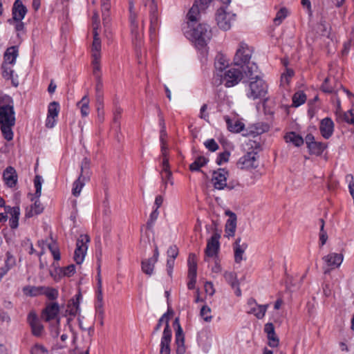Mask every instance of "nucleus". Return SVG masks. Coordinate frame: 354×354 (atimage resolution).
Returning <instances> with one entry per match:
<instances>
[{"instance_id": "nucleus-1", "label": "nucleus", "mask_w": 354, "mask_h": 354, "mask_svg": "<svg viewBox=\"0 0 354 354\" xmlns=\"http://www.w3.org/2000/svg\"><path fill=\"white\" fill-rule=\"evenodd\" d=\"M252 51L248 44L241 42L234 57L235 66H240L245 77L249 79L245 88L246 96L251 100H266L268 84L257 75L258 66L250 62Z\"/></svg>"}, {"instance_id": "nucleus-2", "label": "nucleus", "mask_w": 354, "mask_h": 354, "mask_svg": "<svg viewBox=\"0 0 354 354\" xmlns=\"http://www.w3.org/2000/svg\"><path fill=\"white\" fill-rule=\"evenodd\" d=\"M187 28L185 35L194 44L200 53L201 61L205 62L208 53L207 44L212 37L210 26L205 23H198Z\"/></svg>"}, {"instance_id": "nucleus-3", "label": "nucleus", "mask_w": 354, "mask_h": 354, "mask_svg": "<svg viewBox=\"0 0 354 354\" xmlns=\"http://www.w3.org/2000/svg\"><path fill=\"white\" fill-rule=\"evenodd\" d=\"M15 111L12 104L0 105V129L3 138L10 141L13 139L12 128L15 124Z\"/></svg>"}, {"instance_id": "nucleus-4", "label": "nucleus", "mask_w": 354, "mask_h": 354, "mask_svg": "<svg viewBox=\"0 0 354 354\" xmlns=\"http://www.w3.org/2000/svg\"><path fill=\"white\" fill-rule=\"evenodd\" d=\"M229 5L221 6L216 12V21L218 27L223 30L231 28L236 20V14L229 10Z\"/></svg>"}, {"instance_id": "nucleus-5", "label": "nucleus", "mask_w": 354, "mask_h": 354, "mask_svg": "<svg viewBox=\"0 0 354 354\" xmlns=\"http://www.w3.org/2000/svg\"><path fill=\"white\" fill-rule=\"evenodd\" d=\"M239 68H231L225 72L224 75H220L221 81L226 87H232L238 84L245 76L244 72L240 66Z\"/></svg>"}, {"instance_id": "nucleus-6", "label": "nucleus", "mask_w": 354, "mask_h": 354, "mask_svg": "<svg viewBox=\"0 0 354 354\" xmlns=\"http://www.w3.org/2000/svg\"><path fill=\"white\" fill-rule=\"evenodd\" d=\"M89 241L90 238L87 234H81L77 239L73 257L77 264L80 265L84 261Z\"/></svg>"}, {"instance_id": "nucleus-7", "label": "nucleus", "mask_w": 354, "mask_h": 354, "mask_svg": "<svg viewBox=\"0 0 354 354\" xmlns=\"http://www.w3.org/2000/svg\"><path fill=\"white\" fill-rule=\"evenodd\" d=\"M220 234L214 232L211 238L207 241V246L205 250V261H207V258H217V257H218V252L220 250Z\"/></svg>"}, {"instance_id": "nucleus-8", "label": "nucleus", "mask_w": 354, "mask_h": 354, "mask_svg": "<svg viewBox=\"0 0 354 354\" xmlns=\"http://www.w3.org/2000/svg\"><path fill=\"white\" fill-rule=\"evenodd\" d=\"M145 6H149L150 32L155 33L159 27L158 5L155 0H143Z\"/></svg>"}, {"instance_id": "nucleus-9", "label": "nucleus", "mask_w": 354, "mask_h": 354, "mask_svg": "<svg viewBox=\"0 0 354 354\" xmlns=\"http://www.w3.org/2000/svg\"><path fill=\"white\" fill-rule=\"evenodd\" d=\"M59 310L58 303L53 302L48 304L41 312V318L45 322L56 319V324L59 326L60 324V318L59 317Z\"/></svg>"}, {"instance_id": "nucleus-10", "label": "nucleus", "mask_w": 354, "mask_h": 354, "mask_svg": "<svg viewBox=\"0 0 354 354\" xmlns=\"http://www.w3.org/2000/svg\"><path fill=\"white\" fill-rule=\"evenodd\" d=\"M173 325L176 328L175 333L176 353V354H185L186 352L185 335L178 317L174 319Z\"/></svg>"}, {"instance_id": "nucleus-11", "label": "nucleus", "mask_w": 354, "mask_h": 354, "mask_svg": "<svg viewBox=\"0 0 354 354\" xmlns=\"http://www.w3.org/2000/svg\"><path fill=\"white\" fill-rule=\"evenodd\" d=\"M237 165L241 169H250L257 168L258 167L257 153L251 151L241 156Z\"/></svg>"}, {"instance_id": "nucleus-12", "label": "nucleus", "mask_w": 354, "mask_h": 354, "mask_svg": "<svg viewBox=\"0 0 354 354\" xmlns=\"http://www.w3.org/2000/svg\"><path fill=\"white\" fill-rule=\"evenodd\" d=\"M227 176L228 171L225 169L220 168L216 171H214L212 178L214 187L219 190L225 188Z\"/></svg>"}, {"instance_id": "nucleus-13", "label": "nucleus", "mask_w": 354, "mask_h": 354, "mask_svg": "<svg viewBox=\"0 0 354 354\" xmlns=\"http://www.w3.org/2000/svg\"><path fill=\"white\" fill-rule=\"evenodd\" d=\"M249 309L248 314L254 315L257 319H263L267 311L268 304L259 305L257 303L256 300L253 298H250L247 302Z\"/></svg>"}, {"instance_id": "nucleus-14", "label": "nucleus", "mask_w": 354, "mask_h": 354, "mask_svg": "<svg viewBox=\"0 0 354 354\" xmlns=\"http://www.w3.org/2000/svg\"><path fill=\"white\" fill-rule=\"evenodd\" d=\"M172 337V331L170 326L167 324L165 326L160 341V354H170V344Z\"/></svg>"}, {"instance_id": "nucleus-15", "label": "nucleus", "mask_w": 354, "mask_h": 354, "mask_svg": "<svg viewBox=\"0 0 354 354\" xmlns=\"http://www.w3.org/2000/svg\"><path fill=\"white\" fill-rule=\"evenodd\" d=\"M27 322L31 327L32 334L37 337L40 336L43 332L44 326L34 311H31L28 313Z\"/></svg>"}, {"instance_id": "nucleus-16", "label": "nucleus", "mask_w": 354, "mask_h": 354, "mask_svg": "<svg viewBox=\"0 0 354 354\" xmlns=\"http://www.w3.org/2000/svg\"><path fill=\"white\" fill-rule=\"evenodd\" d=\"M225 214L229 216V218L225 226V236L227 238L233 237L236 229V215L230 210L227 211Z\"/></svg>"}, {"instance_id": "nucleus-17", "label": "nucleus", "mask_w": 354, "mask_h": 354, "mask_svg": "<svg viewBox=\"0 0 354 354\" xmlns=\"http://www.w3.org/2000/svg\"><path fill=\"white\" fill-rule=\"evenodd\" d=\"M27 12L28 10L23 4L21 0L15 1L12 8V19L14 21H22Z\"/></svg>"}, {"instance_id": "nucleus-18", "label": "nucleus", "mask_w": 354, "mask_h": 354, "mask_svg": "<svg viewBox=\"0 0 354 354\" xmlns=\"http://www.w3.org/2000/svg\"><path fill=\"white\" fill-rule=\"evenodd\" d=\"M319 131L321 135L325 138H330L334 131V122L330 118H325L320 122Z\"/></svg>"}, {"instance_id": "nucleus-19", "label": "nucleus", "mask_w": 354, "mask_h": 354, "mask_svg": "<svg viewBox=\"0 0 354 354\" xmlns=\"http://www.w3.org/2000/svg\"><path fill=\"white\" fill-rule=\"evenodd\" d=\"M344 259L342 254L332 252L323 257V260L330 269L339 268Z\"/></svg>"}, {"instance_id": "nucleus-20", "label": "nucleus", "mask_w": 354, "mask_h": 354, "mask_svg": "<svg viewBox=\"0 0 354 354\" xmlns=\"http://www.w3.org/2000/svg\"><path fill=\"white\" fill-rule=\"evenodd\" d=\"M248 248L246 243H241V238L238 237L233 243V250L234 253V261L236 263H241L243 259V254Z\"/></svg>"}, {"instance_id": "nucleus-21", "label": "nucleus", "mask_w": 354, "mask_h": 354, "mask_svg": "<svg viewBox=\"0 0 354 354\" xmlns=\"http://www.w3.org/2000/svg\"><path fill=\"white\" fill-rule=\"evenodd\" d=\"M2 76L6 80H10L14 86L17 87L19 84L18 76L15 75V71L10 66L9 63L3 62L1 65Z\"/></svg>"}, {"instance_id": "nucleus-22", "label": "nucleus", "mask_w": 354, "mask_h": 354, "mask_svg": "<svg viewBox=\"0 0 354 354\" xmlns=\"http://www.w3.org/2000/svg\"><path fill=\"white\" fill-rule=\"evenodd\" d=\"M224 278L227 283L234 290L235 295L240 297L241 295V290L239 288L236 274L234 272H225L224 273Z\"/></svg>"}, {"instance_id": "nucleus-23", "label": "nucleus", "mask_w": 354, "mask_h": 354, "mask_svg": "<svg viewBox=\"0 0 354 354\" xmlns=\"http://www.w3.org/2000/svg\"><path fill=\"white\" fill-rule=\"evenodd\" d=\"M3 180L9 187H13L17 182V175L15 169L11 167H8L3 174Z\"/></svg>"}, {"instance_id": "nucleus-24", "label": "nucleus", "mask_w": 354, "mask_h": 354, "mask_svg": "<svg viewBox=\"0 0 354 354\" xmlns=\"http://www.w3.org/2000/svg\"><path fill=\"white\" fill-rule=\"evenodd\" d=\"M82 297L81 293L75 295L67 304L66 313L68 315L75 317L80 311V299Z\"/></svg>"}, {"instance_id": "nucleus-25", "label": "nucleus", "mask_w": 354, "mask_h": 354, "mask_svg": "<svg viewBox=\"0 0 354 354\" xmlns=\"http://www.w3.org/2000/svg\"><path fill=\"white\" fill-rule=\"evenodd\" d=\"M131 32L133 36V39L137 41L140 42L142 39V28H140L138 23L136 20V15H129Z\"/></svg>"}, {"instance_id": "nucleus-26", "label": "nucleus", "mask_w": 354, "mask_h": 354, "mask_svg": "<svg viewBox=\"0 0 354 354\" xmlns=\"http://www.w3.org/2000/svg\"><path fill=\"white\" fill-rule=\"evenodd\" d=\"M201 11L197 4H193L187 14V28L197 24L201 17Z\"/></svg>"}, {"instance_id": "nucleus-27", "label": "nucleus", "mask_w": 354, "mask_h": 354, "mask_svg": "<svg viewBox=\"0 0 354 354\" xmlns=\"http://www.w3.org/2000/svg\"><path fill=\"white\" fill-rule=\"evenodd\" d=\"M229 66V62L226 56L223 53H218L215 57L214 67L217 75L218 73L223 72Z\"/></svg>"}, {"instance_id": "nucleus-28", "label": "nucleus", "mask_w": 354, "mask_h": 354, "mask_svg": "<svg viewBox=\"0 0 354 354\" xmlns=\"http://www.w3.org/2000/svg\"><path fill=\"white\" fill-rule=\"evenodd\" d=\"M19 55V48L17 46H12L8 48L3 55V62L14 65Z\"/></svg>"}, {"instance_id": "nucleus-29", "label": "nucleus", "mask_w": 354, "mask_h": 354, "mask_svg": "<svg viewBox=\"0 0 354 354\" xmlns=\"http://www.w3.org/2000/svg\"><path fill=\"white\" fill-rule=\"evenodd\" d=\"M227 129L233 133H239L244 128V124L239 120H233L228 115L224 116Z\"/></svg>"}, {"instance_id": "nucleus-30", "label": "nucleus", "mask_w": 354, "mask_h": 354, "mask_svg": "<svg viewBox=\"0 0 354 354\" xmlns=\"http://www.w3.org/2000/svg\"><path fill=\"white\" fill-rule=\"evenodd\" d=\"M92 57H95V59H100L101 55V40L99 37L97 31L93 32V41L91 47Z\"/></svg>"}, {"instance_id": "nucleus-31", "label": "nucleus", "mask_w": 354, "mask_h": 354, "mask_svg": "<svg viewBox=\"0 0 354 354\" xmlns=\"http://www.w3.org/2000/svg\"><path fill=\"white\" fill-rule=\"evenodd\" d=\"M354 109L346 112L337 113V122H346L348 124H354Z\"/></svg>"}, {"instance_id": "nucleus-32", "label": "nucleus", "mask_w": 354, "mask_h": 354, "mask_svg": "<svg viewBox=\"0 0 354 354\" xmlns=\"http://www.w3.org/2000/svg\"><path fill=\"white\" fill-rule=\"evenodd\" d=\"M88 180V176L80 174L78 178L73 184L72 194L75 196H78L84 186V181Z\"/></svg>"}, {"instance_id": "nucleus-33", "label": "nucleus", "mask_w": 354, "mask_h": 354, "mask_svg": "<svg viewBox=\"0 0 354 354\" xmlns=\"http://www.w3.org/2000/svg\"><path fill=\"white\" fill-rule=\"evenodd\" d=\"M284 139L286 142H292L296 147H300L304 142L303 138L294 131L287 133L284 136Z\"/></svg>"}, {"instance_id": "nucleus-34", "label": "nucleus", "mask_w": 354, "mask_h": 354, "mask_svg": "<svg viewBox=\"0 0 354 354\" xmlns=\"http://www.w3.org/2000/svg\"><path fill=\"white\" fill-rule=\"evenodd\" d=\"M327 144L322 142L315 141L311 144L308 149L310 154L320 156L324 151L326 149Z\"/></svg>"}, {"instance_id": "nucleus-35", "label": "nucleus", "mask_w": 354, "mask_h": 354, "mask_svg": "<svg viewBox=\"0 0 354 354\" xmlns=\"http://www.w3.org/2000/svg\"><path fill=\"white\" fill-rule=\"evenodd\" d=\"M156 261H153L151 258L145 259L141 261L142 271L148 276H151L153 274Z\"/></svg>"}, {"instance_id": "nucleus-36", "label": "nucleus", "mask_w": 354, "mask_h": 354, "mask_svg": "<svg viewBox=\"0 0 354 354\" xmlns=\"http://www.w3.org/2000/svg\"><path fill=\"white\" fill-rule=\"evenodd\" d=\"M43 286H26L22 289L24 294L29 297H37L43 295Z\"/></svg>"}, {"instance_id": "nucleus-37", "label": "nucleus", "mask_w": 354, "mask_h": 354, "mask_svg": "<svg viewBox=\"0 0 354 354\" xmlns=\"http://www.w3.org/2000/svg\"><path fill=\"white\" fill-rule=\"evenodd\" d=\"M101 8L103 23L105 26H107L110 21L109 10L111 8V5L109 0H101Z\"/></svg>"}, {"instance_id": "nucleus-38", "label": "nucleus", "mask_w": 354, "mask_h": 354, "mask_svg": "<svg viewBox=\"0 0 354 354\" xmlns=\"http://www.w3.org/2000/svg\"><path fill=\"white\" fill-rule=\"evenodd\" d=\"M208 162V159L204 156H198L195 160L189 165V169L192 171H199L201 168L204 167Z\"/></svg>"}, {"instance_id": "nucleus-39", "label": "nucleus", "mask_w": 354, "mask_h": 354, "mask_svg": "<svg viewBox=\"0 0 354 354\" xmlns=\"http://www.w3.org/2000/svg\"><path fill=\"white\" fill-rule=\"evenodd\" d=\"M95 98L97 104V109H100V106L103 105V83L102 81L98 80L95 84Z\"/></svg>"}, {"instance_id": "nucleus-40", "label": "nucleus", "mask_w": 354, "mask_h": 354, "mask_svg": "<svg viewBox=\"0 0 354 354\" xmlns=\"http://www.w3.org/2000/svg\"><path fill=\"white\" fill-rule=\"evenodd\" d=\"M306 100V95L304 91H297L292 96V106L298 107L304 104Z\"/></svg>"}, {"instance_id": "nucleus-41", "label": "nucleus", "mask_w": 354, "mask_h": 354, "mask_svg": "<svg viewBox=\"0 0 354 354\" xmlns=\"http://www.w3.org/2000/svg\"><path fill=\"white\" fill-rule=\"evenodd\" d=\"M89 99L87 95H84L82 100L77 102V105L80 106L82 117H86L89 113Z\"/></svg>"}, {"instance_id": "nucleus-42", "label": "nucleus", "mask_w": 354, "mask_h": 354, "mask_svg": "<svg viewBox=\"0 0 354 354\" xmlns=\"http://www.w3.org/2000/svg\"><path fill=\"white\" fill-rule=\"evenodd\" d=\"M170 313V310H168L167 312L165 313L160 318L158 319V323L156 324V326H155L154 329H153V331L152 333V335H154L155 333H156L160 328L162 324L165 322V326H167V324L168 326H169V313ZM173 312L171 311V313H172Z\"/></svg>"}, {"instance_id": "nucleus-43", "label": "nucleus", "mask_w": 354, "mask_h": 354, "mask_svg": "<svg viewBox=\"0 0 354 354\" xmlns=\"http://www.w3.org/2000/svg\"><path fill=\"white\" fill-rule=\"evenodd\" d=\"M92 64H93V73L95 77L96 82L98 80L102 81L101 78L100 73V59H95V57H92Z\"/></svg>"}, {"instance_id": "nucleus-44", "label": "nucleus", "mask_w": 354, "mask_h": 354, "mask_svg": "<svg viewBox=\"0 0 354 354\" xmlns=\"http://www.w3.org/2000/svg\"><path fill=\"white\" fill-rule=\"evenodd\" d=\"M59 104L57 102H52L49 104L48 107V114L51 118H57L59 113Z\"/></svg>"}, {"instance_id": "nucleus-45", "label": "nucleus", "mask_w": 354, "mask_h": 354, "mask_svg": "<svg viewBox=\"0 0 354 354\" xmlns=\"http://www.w3.org/2000/svg\"><path fill=\"white\" fill-rule=\"evenodd\" d=\"M288 16V10L286 8H281L277 12L273 19L274 24L276 26L280 25L283 20Z\"/></svg>"}, {"instance_id": "nucleus-46", "label": "nucleus", "mask_w": 354, "mask_h": 354, "mask_svg": "<svg viewBox=\"0 0 354 354\" xmlns=\"http://www.w3.org/2000/svg\"><path fill=\"white\" fill-rule=\"evenodd\" d=\"M42 183V177L39 175H36L34 179V185L35 187V197L36 198H39L41 196Z\"/></svg>"}, {"instance_id": "nucleus-47", "label": "nucleus", "mask_w": 354, "mask_h": 354, "mask_svg": "<svg viewBox=\"0 0 354 354\" xmlns=\"http://www.w3.org/2000/svg\"><path fill=\"white\" fill-rule=\"evenodd\" d=\"M200 315L204 321L207 322H211L212 319V316L211 315V308L207 305L203 306L200 311Z\"/></svg>"}, {"instance_id": "nucleus-48", "label": "nucleus", "mask_w": 354, "mask_h": 354, "mask_svg": "<svg viewBox=\"0 0 354 354\" xmlns=\"http://www.w3.org/2000/svg\"><path fill=\"white\" fill-rule=\"evenodd\" d=\"M43 295H46L49 299L55 300L58 297V291L55 288L43 287Z\"/></svg>"}, {"instance_id": "nucleus-49", "label": "nucleus", "mask_w": 354, "mask_h": 354, "mask_svg": "<svg viewBox=\"0 0 354 354\" xmlns=\"http://www.w3.org/2000/svg\"><path fill=\"white\" fill-rule=\"evenodd\" d=\"M159 215V212L157 208H155L150 214L149 218L147 222V227L150 230L153 227L156 221L157 220Z\"/></svg>"}, {"instance_id": "nucleus-50", "label": "nucleus", "mask_w": 354, "mask_h": 354, "mask_svg": "<svg viewBox=\"0 0 354 354\" xmlns=\"http://www.w3.org/2000/svg\"><path fill=\"white\" fill-rule=\"evenodd\" d=\"M75 273V266L71 264L66 267L60 268V274L65 277H71Z\"/></svg>"}, {"instance_id": "nucleus-51", "label": "nucleus", "mask_w": 354, "mask_h": 354, "mask_svg": "<svg viewBox=\"0 0 354 354\" xmlns=\"http://www.w3.org/2000/svg\"><path fill=\"white\" fill-rule=\"evenodd\" d=\"M48 248L51 252L55 261L60 260V252L55 243H49Z\"/></svg>"}, {"instance_id": "nucleus-52", "label": "nucleus", "mask_w": 354, "mask_h": 354, "mask_svg": "<svg viewBox=\"0 0 354 354\" xmlns=\"http://www.w3.org/2000/svg\"><path fill=\"white\" fill-rule=\"evenodd\" d=\"M5 209L7 214H10L11 218H19L20 208L19 206H6Z\"/></svg>"}, {"instance_id": "nucleus-53", "label": "nucleus", "mask_w": 354, "mask_h": 354, "mask_svg": "<svg viewBox=\"0 0 354 354\" xmlns=\"http://www.w3.org/2000/svg\"><path fill=\"white\" fill-rule=\"evenodd\" d=\"M6 255L5 266L7 268L10 270L16 265V259L10 252H7Z\"/></svg>"}, {"instance_id": "nucleus-54", "label": "nucleus", "mask_w": 354, "mask_h": 354, "mask_svg": "<svg viewBox=\"0 0 354 354\" xmlns=\"http://www.w3.org/2000/svg\"><path fill=\"white\" fill-rule=\"evenodd\" d=\"M204 145L209 151L212 152L216 151L219 147L217 142L213 138L207 140L204 142Z\"/></svg>"}, {"instance_id": "nucleus-55", "label": "nucleus", "mask_w": 354, "mask_h": 354, "mask_svg": "<svg viewBox=\"0 0 354 354\" xmlns=\"http://www.w3.org/2000/svg\"><path fill=\"white\" fill-rule=\"evenodd\" d=\"M89 165L90 160L87 158H84L81 163V173L80 174L88 176L89 174Z\"/></svg>"}, {"instance_id": "nucleus-56", "label": "nucleus", "mask_w": 354, "mask_h": 354, "mask_svg": "<svg viewBox=\"0 0 354 354\" xmlns=\"http://www.w3.org/2000/svg\"><path fill=\"white\" fill-rule=\"evenodd\" d=\"M230 156V152L225 151L222 153H220L218 155V157L216 160V162L218 165H221L224 162H227L229 160V157Z\"/></svg>"}, {"instance_id": "nucleus-57", "label": "nucleus", "mask_w": 354, "mask_h": 354, "mask_svg": "<svg viewBox=\"0 0 354 354\" xmlns=\"http://www.w3.org/2000/svg\"><path fill=\"white\" fill-rule=\"evenodd\" d=\"M321 90L326 93H332L334 91L333 86L330 84V78H325L321 86Z\"/></svg>"}, {"instance_id": "nucleus-58", "label": "nucleus", "mask_w": 354, "mask_h": 354, "mask_svg": "<svg viewBox=\"0 0 354 354\" xmlns=\"http://www.w3.org/2000/svg\"><path fill=\"white\" fill-rule=\"evenodd\" d=\"M95 313L97 318L103 319L104 317V302L103 301H96L95 305Z\"/></svg>"}, {"instance_id": "nucleus-59", "label": "nucleus", "mask_w": 354, "mask_h": 354, "mask_svg": "<svg viewBox=\"0 0 354 354\" xmlns=\"http://www.w3.org/2000/svg\"><path fill=\"white\" fill-rule=\"evenodd\" d=\"M167 253L168 259H172L175 261L178 255V248L176 245H172L168 248Z\"/></svg>"}, {"instance_id": "nucleus-60", "label": "nucleus", "mask_w": 354, "mask_h": 354, "mask_svg": "<svg viewBox=\"0 0 354 354\" xmlns=\"http://www.w3.org/2000/svg\"><path fill=\"white\" fill-rule=\"evenodd\" d=\"M31 354H48V350L41 344H35L30 351Z\"/></svg>"}, {"instance_id": "nucleus-61", "label": "nucleus", "mask_w": 354, "mask_h": 354, "mask_svg": "<svg viewBox=\"0 0 354 354\" xmlns=\"http://www.w3.org/2000/svg\"><path fill=\"white\" fill-rule=\"evenodd\" d=\"M162 173L166 174V177H167L169 179L171 177V172L169 170V160L167 158H163L162 162Z\"/></svg>"}, {"instance_id": "nucleus-62", "label": "nucleus", "mask_w": 354, "mask_h": 354, "mask_svg": "<svg viewBox=\"0 0 354 354\" xmlns=\"http://www.w3.org/2000/svg\"><path fill=\"white\" fill-rule=\"evenodd\" d=\"M268 339V345L270 347H277L279 343V339L277 336L275 332L273 335H267Z\"/></svg>"}, {"instance_id": "nucleus-63", "label": "nucleus", "mask_w": 354, "mask_h": 354, "mask_svg": "<svg viewBox=\"0 0 354 354\" xmlns=\"http://www.w3.org/2000/svg\"><path fill=\"white\" fill-rule=\"evenodd\" d=\"M319 243L321 246H323L326 244L327 240H328V234L326 231L323 229V225L320 226V230H319Z\"/></svg>"}, {"instance_id": "nucleus-64", "label": "nucleus", "mask_w": 354, "mask_h": 354, "mask_svg": "<svg viewBox=\"0 0 354 354\" xmlns=\"http://www.w3.org/2000/svg\"><path fill=\"white\" fill-rule=\"evenodd\" d=\"M30 207H32L34 213L36 215L41 214L44 210V207H42L39 198H37L34 204L31 205Z\"/></svg>"}]
</instances>
